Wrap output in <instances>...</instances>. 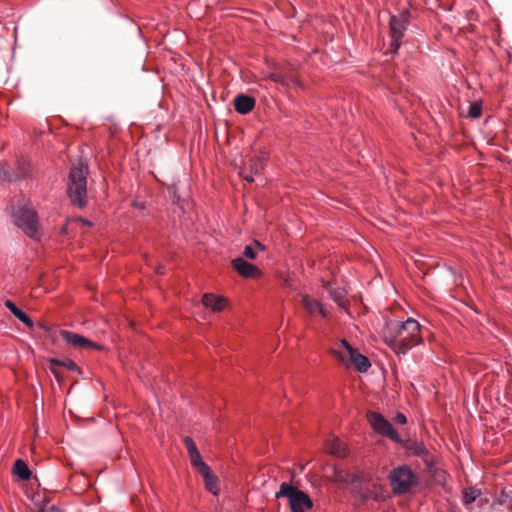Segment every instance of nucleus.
Listing matches in <instances>:
<instances>
[{
  "label": "nucleus",
  "mask_w": 512,
  "mask_h": 512,
  "mask_svg": "<svg viewBox=\"0 0 512 512\" xmlns=\"http://www.w3.org/2000/svg\"><path fill=\"white\" fill-rule=\"evenodd\" d=\"M381 336L385 344L396 354H406L423 342L421 326L414 318H407L405 321H386Z\"/></svg>",
  "instance_id": "f257e3e1"
},
{
  "label": "nucleus",
  "mask_w": 512,
  "mask_h": 512,
  "mask_svg": "<svg viewBox=\"0 0 512 512\" xmlns=\"http://www.w3.org/2000/svg\"><path fill=\"white\" fill-rule=\"evenodd\" d=\"M88 166L78 163L70 168L67 185L68 196L74 206L84 208L87 205Z\"/></svg>",
  "instance_id": "f03ea898"
},
{
  "label": "nucleus",
  "mask_w": 512,
  "mask_h": 512,
  "mask_svg": "<svg viewBox=\"0 0 512 512\" xmlns=\"http://www.w3.org/2000/svg\"><path fill=\"white\" fill-rule=\"evenodd\" d=\"M13 223L34 241L42 238V229L37 211L30 205L20 206L12 213Z\"/></svg>",
  "instance_id": "7ed1b4c3"
},
{
  "label": "nucleus",
  "mask_w": 512,
  "mask_h": 512,
  "mask_svg": "<svg viewBox=\"0 0 512 512\" xmlns=\"http://www.w3.org/2000/svg\"><path fill=\"white\" fill-rule=\"evenodd\" d=\"M330 353L346 368H350L352 365L360 373L367 372L371 367L369 359L359 353L358 350L353 348L345 339L340 340L335 347L330 350Z\"/></svg>",
  "instance_id": "20e7f679"
},
{
  "label": "nucleus",
  "mask_w": 512,
  "mask_h": 512,
  "mask_svg": "<svg viewBox=\"0 0 512 512\" xmlns=\"http://www.w3.org/2000/svg\"><path fill=\"white\" fill-rule=\"evenodd\" d=\"M275 497L287 498L291 512H307L313 507V501L306 492L287 482L280 484Z\"/></svg>",
  "instance_id": "39448f33"
},
{
  "label": "nucleus",
  "mask_w": 512,
  "mask_h": 512,
  "mask_svg": "<svg viewBox=\"0 0 512 512\" xmlns=\"http://www.w3.org/2000/svg\"><path fill=\"white\" fill-rule=\"evenodd\" d=\"M389 482L394 494L403 495L417 484V476L407 465H402L390 472Z\"/></svg>",
  "instance_id": "423d86ee"
},
{
  "label": "nucleus",
  "mask_w": 512,
  "mask_h": 512,
  "mask_svg": "<svg viewBox=\"0 0 512 512\" xmlns=\"http://www.w3.org/2000/svg\"><path fill=\"white\" fill-rule=\"evenodd\" d=\"M409 24V12L403 10L399 15H392L389 20L390 47L393 54L397 53L402 44L404 33Z\"/></svg>",
  "instance_id": "0eeeda50"
},
{
  "label": "nucleus",
  "mask_w": 512,
  "mask_h": 512,
  "mask_svg": "<svg viewBox=\"0 0 512 512\" xmlns=\"http://www.w3.org/2000/svg\"><path fill=\"white\" fill-rule=\"evenodd\" d=\"M368 421L375 432L395 442H401L398 432L392 424L386 420L380 413L370 412L367 415Z\"/></svg>",
  "instance_id": "6e6552de"
},
{
  "label": "nucleus",
  "mask_w": 512,
  "mask_h": 512,
  "mask_svg": "<svg viewBox=\"0 0 512 512\" xmlns=\"http://www.w3.org/2000/svg\"><path fill=\"white\" fill-rule=\"evenodd\" d=\"M267 160L268 155L265 152L252 156L248 161L249 173H246V168H243L240 171V175L245 181L249 183L254 182L253 176L260 174L264 170Z\"/></svg>",
  "instance_id": "1a4fd4ad"
},
{
  "label": "nucleus",
  "mask_w": 512,
  "mask_h": 512,
  "mask_svg": "<svg viewBox=\"0 0 512 512\" xmlns=\"http://www.w3.org/2000/svg\"><path fill=\"white\" fill-rule=\"evenodd\" d=\"M61 338L69 345L79 349L101 350L102 346L89 340L88 338L69 330H60Z\"/></svg>",
  "instance_id": "9d476101"
},
{
  "label": "nucleus",
  "mask_w": 512,
  "mask_h": 512,
  "mask_svg": "<svg viewBox=\"0 0 512 512\" xmlns=\"http://www.w3.org/2000/svg\"><path fill=\"white\" fill-rule=\"evenodd\" d=\"M232 268L245 279H260L263 275L262 271L254 264H251L241 257L231 261Z\"/></svg>",
  "instance_id": "9b49d317"
},
{
  "label": "nucleus",
  "mask_w": 512,
  "mask_h": 512,
  "mask_svg": "<svg viewBox=\"0 0 512 512\" xmlns=\"http://www.w3.org/2000/svg\"><path fill=\"white\" fill-rule=\"evenodd\" d=\"M328 480L338 484H354L361 483L362 476L359 473L350 472L347 469L333 467L332 474L328 476Z\"/></svg>",
  "instance_id": "f8f14e48"
},
{
  "label": "nucleus",
  "mask_w": 512,
  "mask_h": 512,
  "mask_svg": "<svg viewBox=\"0 0 512 512\" xmlns=\"http://www.w3.org/2000/svg\"><path fill=\"white\" fill-rule=\"evenodd\" d=\"M183 443L187 449L192 467H194L198 472L206 470L208 465L202 460L201 454L198 451L194 440L190 436H185L183 438Z\"/></svg>",
  "instance_id": "ddd939ff"
},
{
  "label": "nucleus",
  "mask_w": 512,
  "mask_h": 512,
  "mask_svg": "<svg viewBox=\"0 0 512 512\" xmlns=\"http://www.w3.org/2000/svg\"><path fill=\"white\" fill-rule=\"evenodd\" d=\"M302 305L311 316L320 315L321 318L326 319L329 315L328 311L319 301L312 299L307 294L302 296Z\"/></svg>",
  "instance_id": "4468645a"
},
{
  "label": "nucleus",
  "mask_w": 512,
  "mask_h": 512,
  "mask_svg": "<svg viewBox=\"0 0 512 512\" xmlns=\"http://www.w3.org/2000/svg\"><path fill=\"white\" fill-rule=\"evenodd\" d=\"M201 302L206 308L211 309L213 312H221L227 304V299L213 293H205L202 296Z\"/></svg>",
  "instance_id": "2eb2a0df"
},
{
  "label": "nucleus",
  "mask_w": 512,
  "mask_h": 512,
  "mask_svg": "<svg viewBox=\"0 0 512 512\" xmlns=\"http://www.w3.org/2000/svg\"><path fill=\"white\" fill-rule=\"evenodd\" d=\"M255 105L256 100L245 94H239L234 99V109L242 115L250 113L255 108Z\"/></svg>",
  "instance_id": "dca6fc26"
},
{
  "label": "nucleus",
  "mask_w": 512,
  "mask_h": 512,
  "mask_svg": "<svg viewBox=\"0 0 512 512\" xmlns=\"http://www.w3.org/2000/svg\"><path fill=\"white\" fill-rule=\"evenodd\" d=\"M5 307L7 309H9V311L19 320L21 321L22 323H24L28 328H33L34 327V323L32 321V319L24 312L22 311L20 308H18L15 303L11 300H6L5 301Z\"/></svg>",
  "instance_id": "f3484780"
},
{
  "label": "nucleus",
  "mask_w": 512,
  "mask_h": 512,
  "mask_svg": "<svg viewBox=\"0 0 512 512\" xmlns=\"http://www.w3.org/2000/svg\"><path fill=\"white\" fill-rule=\"evenodd\" d=\"M199 473L204 479L206 489L214 495H217L219 491L218 478L214 475L212 469L208 466L206 470H202Z\"/></svg>",
  "instance_id": "a211bd4d"
},
{
  "label": "nucleus",
  "mask_w": 512,
  "mask_h": 512,
  "mask_svg": "<svg viewBox=\"0 0 512 512\" xmlns=\"http://www.w3.org/2000/svg\"><path fill=\"white\" fill-rule=\"evenodd\" d=\"M49 363H50V371L56 378L60 377L57 367H65L66 369H68L70 371H79V366L73 360L63 361V360H58V359L52 358L49 360Z\"/></svg>",
  "instance_id": "6ab92c4d"
},
{
  "label": "nucleus",
  "mask_w": 512,
  "mask_h": 512,
  "mask_svg": "<svg viewBox=\"0 0 512 512\" xmlns=\"http://www.w3.org/2000/svg\"><path fill=\"white\" fill-rule=\"evenodd\" d=\"M33 168L29 160L26 158H19L17 160L14 176L16 180L29 177L32 174Z\"/></svg>",
  "instance_id": "aec40b11"
},
{
  "label": "nucleus",
  "mask_w": 512,
  "mask_h": 512,
  "mask_svg": "<svg viewBox=\"0 0 512 512\" xmlns=\"http://www.w3.org/2000/svg\"><path fill=\"white\" fill-rule=\"evenodd\" d=\"M362 500L366 501L373 499L375 501H382L385 499L383 487L378 483H373L371 488L361 494Z\"/></svg>",
  "instance_id": "412c9836"
},
{
  "label": "nucleus",
  "mask_w": 512,
  "mask_h": 512,
  "mask_svg": "<svg viewBox=\"0 0 512 512\" xmlns=\"http://www.w3.org/2000/svg\"><path fill=\"white\" fill-rule=\"evenodd\" d=\"M327 451L339 458H345L348 455L346 446L339 440L334 439L326 446Z\"/></svg>",
  "instance_id": "4be33fe9"
},
{
  "label": "nucleus",
  "mask_w": 512,
  "mask_h": 512,
  "mask_svg": "<svg viewBox=\"0 0 512 512\" xmlns=\"http://www.w3.org/2000/svg\"><path fill=\"white\" fill-rule=\"evenodd\" d=\"M13 471L21 480L24 481L29 480L32 474L27 463L22 459H17L15 461Z\"/></svg>",
  "instance_id": "5701e85b"
},
{
  "label": "nucleus",
  "mask_w": 512,
  "mask_h": 512,
  "mask_svg": "<svg viewBox=\"0 0 512 512\" xmlns=\"http://www.w3.org/2000/svg\"><path fill=\"white\" fill-rule=\"evenodd\" d=\"M481 493V489L475 486L464 488L462 491L463 504L466 506L471 505L481 495Z\"/></svg>",
  "instance_id": "b1692460"
},
{
  "label": "nucleus",
  "mask_w": 512,
  "mask_h": 512,
  "mask_svg": "<svg viewBox=\"0 0 512 512\" xmlns=\"http://www.w3.org/2000/svg\"><path fill=\"white\" fill-rule=\"evenodd\" d=\"M264 250H265V246L258 240H254L251 245L245 246L243 255L250 260H254L257 257V252L264 251Z\"/></svg>",
  "instance_id": "393cba45"
},
{
  "label": "nucleus",
  "mask_w": 512,
  "mask_h": 512,
  "mask_svg": "<svg viewBox=\"0 0 512 512\" xmlns=\"http://www.w3.org/2000/svg\"><path fill=\"white\" fill-rule=\"evenodd\" d=\"M495 503L499 505H505L512 511V489H501L495 499Z\"/></svg>",
  "instance_id": "a878e982"
},
{
  "label": "nucleus",
  "mask_w": 512,
  "mask_h": 512,
  "mask_svg": "<svg viewBox=\"0 0 512 512\" xmlns=\"http://www.w3.org/2000/svg\"><path fill=\"white\" fill-rule=\"evenodd\" d=\"M16 181L14 171L11 172L7 164H0V183Z\"/></svg>",
  "instance_id": "bb28decb"
},
{
  "label": "nucleus",
  "mask_w": 512,
  "mask_h": 512,
  "mask_svg": "<svg viewBox=\"0 0 512 512\" xmlns=\"http://www.w3.org/2000/svg\"><path fill=\"white\" fill-rule=\"evenodd\" d=\"M482 114V102L481 101H475L470 104L468 109V116L470 118H479Z\"/></svg>",
  "instance_id": "cd10ccee"
},
{
  "label": "nucleus",
  "mask_w": 512,
  "mask_h": 512,
  "mask_svg": "<svg viewBox=\"0 0 512 512\" xmlns=\"http://www.w3.org/2000/svg\"><path fill=\"white\" fill-rule=\"evenodd\" d=\"M267 79L272 81V82L279 83V84H282V85L285 84L284 76H282L281 74L270 73L267 76Z\"/></svg>",
  "instance_id": "c85d7f7f"
},
{
  "label": "nucleus",
  "mask_w": 512,
  "mask_h": 512,
  "mask_svg": "<svg viewBox=\"0 0 512 512\" xmlns=\"http://www.w3.org/2000/svg\"><path fill=\"white\" fill-rule=\"evenodd\" d=\"M330 295H331L332 299H333L335 302H337L339 305H342V304H343V301H344V300H343V296L341 295V293H340V292H338V291H332V292L330 293Z\"/></svg>",
  "instance_id": "c756f323"
},
{
  "label": "nucleus",
  "mask_w": 512,
  "mask_h": 512,
  "mask_svg": "<svg viewBox=\"0 0 512 512\" xmlns=\"http://www.w3.org/2000/svg\"><path fill=\"white\" fill-rule=\"evenodd\" d=\"M415 453L419 456H428L429 455L428 450L426 449V447L423 444L417 446V448L415 449Z\"/></svg>",
  "instance_id": "7c9ffc66"
},
{
  "label": "nucleus",
  "mask_w": 512,
  "mask_h": 512,
  "mask_svg": "<svg viewBox=\"0 0 512 512\" xmlns=\"http://www.w3.org/2000/svg\"><path fill=\"white\" fill-rule=\"evenodd\" d=\"M395 421L398 424L404 425L407 423V417L403 413H397V415L395 416Z\"/></svg>",
  "instance_id": "2f4dec72"
},
{
  "label": "nucleus",
  "mask_w": 512,
  "mask_h": 512,
  "mask_svg": "<svg viewBox=\"0 0 512 512\" xmlns=\"http://www.w3.org/2000/svg\"><path fill=\"white\" fill-rule=\"evenodd\" d=\"M39 512H63V511L60 508H58L57 506L52 505V506L48 507L47 509H45L44 507L40 508Z\"/></svg>",
  "instance_id": "473e14b6"
},
{
  "label": "nucleus",
  "mask_w": 512,
  "mask_h": 512,
  "mask_svg": "<svg viewBox=\"0 0 512 512\" xmlns=\"http://www.w3.org/2000/svg\"><path fill=\"white\" fill-rule=\"evenodd\" d=\"M155 271H156V274L163 275L165 273V268H164V266H158Z\"/></svg>",
  "instance_id": "72a5a7b5"
}]
</instances>
